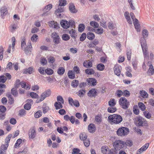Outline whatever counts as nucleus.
Instances as JSON below:
<instances>
[{
  "mask_svg": "<svg viewBox=\"0 0 154 154\" xmlns=\"http://www.w3.org/2000/svg\"><path fill=\"white\" fill-rule=\"evenodd\" d=\"M31 104L30 103H27L24 106V108L27 110H29L31 108Z\"/></svg>",
  "mask_w": 154,
  "mask_h": 154,
  "instance_id": "nucleus-55",
  "label": "nucleus"
},
{
  "mask_svg": "<svg viewBox=\"0 0 154 154\" xmlns=\"http://www.w3.org/2000/svg\"><path fill=\"white\" fill-rule=\"evenodd\" d=\"M13 64L12 62H9L7 65V69L10 70H12L13 69Z\"/></svg>",
  "mask_w": 154,
  "mask_h": 154,
  "instance_id": "nucleus-64",
  "label": "nucleus"
},
{
  "mask_svg": "<svg viewBox=\"0 0 154 154\" xmlns=\"http://www.w3.org/2000/svg\"><path fill=\"white\" fill-rule=\"evenodd\" d=\"M88 130L91 133L94 132L96 130L95 125L92 123L90 124L88 126Z\"/></svg>",
  "mask_w": 154,
  "mask_h": 154,
  "instance_id": "nucleus-13",
  "label": "nucleus"
},
{
  "mask_svg": "<svg viewBox=\"0 0 154 154\" xmlns=\"http://www.w3.org/2000/svg\"><path fill=\"white\" fill-rule=\"evenodd\" d=\"M62 38L63 40L67 41L70 39V36L66 34H64L62 36Z\"/></svg>",
  "mask_w": 154,
  "mask_h": 154,
  "instance_id": "nucleus-42",
  "label": "nucleus"
},
{
  "mask_svg": "<svg viewBox=\"0 0 154 154\" xmlns=\"http://www.w3.org/2000/svg\"><path fill=\"white\" fill-rule=\"evenodd\" d=\"M145 120L144 119L140 117H138L137 118L136 124L137 125L139 126H143V123H144Z\"/></svg>",
  "mask_w": 154,
  "mask_h": 154,
  "instance_id": "nucleus-11",
  "label": "nucleus"
},
{
  "mask_svg": "<svg viewBox=\"0 0 154 154\" xmlns=\"http://www.w3.org/2000/svg\"><path fill=\"white\" fill-rule=\"evenodd\" d=\"M9 144H5L2 145L1 146L0 150H2V151H5L6 150Z\"/></svg>",
  "mask_w": 154,
  "mask_h": 154,
  "instance_id": "nucleus-58",
  "label": "nucleus"
},
{
  "mask_svg": "<svg viewBox=\"0 0 154 154\" xmlns=\"http://www.w3.org/2000/svg\"><path fill=\"white\" fill-rule=\"evenodd\" d=\"M12 136L11 134H9L5 139V142L6 144H8Z\"/></svg>",
  "mask_w": 154,
  "mask_h": 154,
  "instance_id": "nucleus-41",
  "label": "nucleus"
},
{
  "mask_svg": "<svg viewBox=\"0 0 154 154\" xmlns=\"http://www.w3.org/2000/svg\"><path fill=\"white\" fill-rule=\"evenodd\" d=\"M129 131V129L127 128L122 127L119 128L117 131V134L120 136H124L127 135Z\"/></svg>",
  "mask_w": 154,
  "mask_h": 154,
  "instance_id": "nucleus-4",
  "label": "nucleus"
},
{
  "mask_svg": "<svg viewBox=\"0 0 154 154\" xmlns=\"http://www.w3.org/2000/svg\"><path fill=\"white\" fill-rule=\"evenodd\" d=\"M85 92L86 91L85 89L80 90L77 92V94L80 97H82L84 95Z\"/></svg>",
  "mask_w": 154,
  "mask_h": 154,
  "instance_id": "nucleus-36",
  "label": "nucleus"
},
{
  "mask_svg": "<svg viewBox=\"0 0 154 154\" xmlns=\"http://www.w3.org/2000/svg\"><path fill=\"white\" fill-rule=\"evenodd\" d=\"M108 104L109 106L111 107L115 106L116 104V102L115 101V100L114 99H111L109 101Z\"/></svg>",
  "mask_w": 154,
  "mask_h": 154,
  "instance_id": "nucleus-39",
  "label": "nucleus"
},
{
  "mask_svg": "<svg viewBox=\"0 0 154 154\" xmlns=\"http://www.w3.org/2000/svg\"><path fill=\"white\" fill-rule=\"evenodd\" d=\"M60 23L61 26L64 29H67L69 27V23L67 21L62 20Z\"/></svg>",
  "mask_w": 154,
  "mask_h": 154,
  "instance_id": "nucleus-14",
  "label": "nucleus"
},
{
  "mask_svg": "<svg viewBox=\"0 0 154 154\" xmlns=\"http://www.w3.org/2000/svg\"><path fill=\"white\" fill-rule=\"evenodd\" d=\"M20 80L19 79L16 80L14 85V88H18L20 85Z\"/></svg>",
  "mask_w": 154,
  "mask_h": 154,
  "instance_id": "nucleus-59",
  "label": "nucleus"
},
{
  "mask_svg": "<svg viewBox=\"0 0 154 154\" xmlns=\"http://www.w3.org/2000/svg\"><path fill=\"white\" fill-rule=\"evenodd\" d=\"M140 94L141 97L143 98H147L148 97V95L145 91L143 90L140 91Z\"/></svg>",
  "mask_w": 154,
  "mask_h": 154,
  "instance_id": "nucleus-27",
  "label": "nucleus"
},
{
  "mask_svg": "<svg viewBox=\"0 0 154 154\" xmlns=\"http://www.w3.org/2000/svg\"><path fill=\"white\" fill-rule=\"evenodd\" d=\"M97 91L95 89H92L90 90L88 93V95L89 97H95L97 95Z\"/></svg>",
  "mask_w": 154,
  "mask_h": 154,
  "instance_id": "nucleus-15",
  "label": "nucleus"
},
{
  "mask_svg": "<svg viewBox=\"0 0 154 154\" xmlns=\"http://www.w3.org/2000/svg\"><path fill=\"white\" fill-rule=\"evenodd\" d=\"M65 72V69L64 68L60 67L59 68L57 71V73L60 75H63Z\"/></svg>",
  "mask_w": 154,
  "mask_h": 154,
  "instance_id": "nucleus-28",
  "label": "nucleus"
},
{
  "mask_svg": "<svg viewBox=\"0 0 154 154\" xmlns=\"http://www.w3.org/2000/svg\"><path fill=\"white\" fill-rule=\"evenodd\" d=\"M121 69V67L120 66L115 65L114 67L115 74L119 76L121 73L120 69Z\"/></svg>",
  "mask_w": 154,
  "mask_h": 154,
  "instance_id": "nucleus-8",
  "label": "nucleus"
},
{
  "mask_svg": "<svg viewBox=\"0 0 154 154\" xmlns=\"http://www.w3.org/2000/svg\"><path fill=\"white\" fill-rule=\"evenodd\" d=\"M7 78L4 75L0 76V82L5 83L7 80Z\"/></svg>",
  "mask_w": 154,
  "mask_h": 154,
  "instance_id": "nucleus-51",
  "label": "nucleus"
},
{
  "mask_svg": "<svg viewBox=\"0 0 154 154\" xmlns=\"http://www.w3.org/2000/svg\"><path fill=\"white\" fill-rule=\"evenodd\" d=\"M141 47L142 49L144 57H146L148 55L147 46H143Z\"/></svg>",
  "mask_w": 154,
  "mask_h": 154,
  "instance_id": "nucleus-29",
  "label": "nucleus"
},
{
  "mask_svg": "<svg viewBox=\"0 0 154 154\" xmlns=\"http://www.w3.org/2000/svg\"><path fill=\"white\" fill-rule=\"evenodd\" d=\"M87 36L88 39L90 40H92L94 38L95 35L93 33L89 32L87 33Z\"/></svg>",
  "mask_w": 154,
  "mask_h": 154,
  "instance_id": "nucleus-32",
  "label": "nucleus"
},
{
  "mask_svg": "<svg viewBox=\"0 0 154 154\" xmlns=\"http://www.w3.org/2000/svg\"><path fill=\"white\" fill-rule=\"evenodd\" d=\"M148 33L147 30L144 29L142 32L143 38H146L148 35Z\"/></svg>",
  "mask_w": 154,
  "mask_h": 154,
  "instance_id": "nucleus-57",
  "label": "nucleus"
},
{
  "mask_svg": "<svg viewBox=\"0 0 154 154\" xmlns=\"http://www.w3.org/2000/svg\"><path fill=\"white\" fill-rule=\"evenodd\" d=\"M149 146L148 143H146L140 149H139L137 152L136 154H140L143 151H145L148 148Z\"/></svg>",
  "mask_w": 154,
  "mask_h": 154,
  "instance_id": "nucleus-10",
  "label": "nucleus"
},
{
  "mask_svg": "<svg viewBox=\"0 0 154 154\" xmlns=\"http://www.w3.org/2000/svg\"><path fill=\"white\" fill-rule=\"evenodd\" d=\"M17 27V25L16 24H11L9 26L10 31L11 32H13L15 30Z\"/></svg>",
  "mask_w": 154,
  "mask_h": 154,
  "instance_id": "nucleus-30",
  "label": "nucleus"
},
{
  "mask_svg": "<svg viewBox=\"0 0 154 154\" xmlns=\"http://www.w3.org/2000/svg\"><path fill=\"white\" fill-rule=\"evenodd\" d=\"M0 11L1 16L3 17L7 14L8 11L7 8L5 7H2L1 8Z\"/></svg>",
  "mask_w": 154,
  "mask_h": 154,
  "instance_id": "nucleus-21",
  "label": "nucleus"
},
{
  "mask_svg": "<svg viewBox=\"0 0 154 154\" xmlns=\"http://www.w3.org/2000/svg\"><path fill=\"white\" fill-rule=\"evenodd\" d=\"M119 102V104L120 105L123 109H125L128 107L129 102L125 97H122L120 98Z\"/></svg>",
  "mask_w": 154,
  "mask_h": 154,
  "instance_id": "nucleus-3",
  "label": "nucleus"
},
{
  "mask_svg": "<svg viewBox=\"0 0 154 154\" xmlns=\"http://www.w3.org/2000/svg\"><path fill=\"white\" fill-rule=\"evenodd\" d=\"M34 72L33 68L31 66L27 69H24L23 73L24 74L28 73L29 74H31Z\"/></svg>",
  "mask_w": 154,
  "mask_h": 154,
  "instance_id": "nucleus-17",
  "label": "nucleus"
},
{
  "mask_svg": "<svg viewBox=\"0 0 154 154\" xmlns=\"http://www.w3.org/2000/svg\"><path fill=\"white\" fill-rule=\"evenodd\" d=\"M69 33L71 36L73 38H75L77 37L76 33L75 30L73 29H72L69 30Z\"/></svg>",
  "mask_w": 154,
  "mask_h": 154,
  "instance_id": "nucleus-18",
  "label": "nucleus"
},
{
  "mask_svg": "<svg viewBox=\"0 0 154 154\" xmlns=\"http://www.w3.org/2000/svg\"><path fill=\"white\" fill-rule=\"evenodd\" d=\"M154 69L152 65L151 64L149 66V68L147 71V73L151 75H152L154 74Z\"/></svg>",
  "mask_w": 154,
  "mask_h": 154,
  "instance_id": "nucleus-31",
  "label": "nucleus"
},
{
  "mask_svg": "<svg viewBox=\"0 0 154 154\" xmlns=\"http://www.w3.org/2000/svg\"><path fill=\"white\" fill-rule=\"evenodd\" d=\"M69 8L71 12L75 13L77 12L75 6L73 4L71 3L70 4Z\"/></svg>",
  "mask_w": 154,
  "mask_h": 154,
  "instance_id": "nucleus-20",
  "label": "nucleus"
},
{
  "mask_svg": "<svg viewBox=\"0 0 154 154\" xmlns=\"http://www.w3.org/2000/svg\"><path fill=\"white\" fill-rule=\"evenodd\" d=\"M116 108L109 107L107 109V111L108 112L110 113H113L116 112Z\"/></svg>",
  "mask_w": 154,
  "mask_h": 154,
  "instance_id": "nucleus-52",
  "label": "nucleus"
},
{
  "mask_svg": "<svg viewBox=\"0 0 154 154\" xmlns=\"http://www.w3.org/2000/svg\"><path fill=\"white\" fill-rule=\"evenodd\" d=\"M30 96L32 98H38V95L35 93L33 92H31L30 93Z\"/></svg>",
  "mask_w": 154,
  "mask_h": 154,
  "instance_id": "nucleus-53",
  "label": "nucleus"
},
{
  "mask_svg": "<svg viewBox=\"0 0 154 154\" xmlns=\"http://www.w3.org/2000/svg\"><path fill=\"white\" fill-rule=\"evenodd\" d=\"M87 85H89L91 84V85L94 86L97 84V80L94 78H90L87 79Z\"/></svg>",
  "mask_w": 154,
  "mask_h": 154,
  "instance_id": "nucleus-9",
  "label": "nucleus"
},
{
  "mask_svg": "<svg viewBox=\"0 0 154 154\" xmlns=\"http://www.w3.org/2000/svg\"><path fill=\"white\" fill-rule=\"evenodd\" d=\"M124 16L128 22L130 24H132V21L130 18L128 12H126L124 13Z\"/></svg>",
  "mask_w": 154,
  "mask_h": 154,
  "instance_id": "nucleus-19",
  "label": "nucleus"
},
{
  "mask_svg": "<svg viewBox=\"0 0 154 154\" xmlns=\"http://www.w3.org/2000/svg\"><path fill=\"white\" fill-rule=\"evenodd\" d=\"M138 106L139 108L142 111L146 109L145 105L142 103H138Z\"/></svg>",
  "mask_w": 154,
  "mask_h": 154,
  "instance_id": "nucleus-43",
  "label": "nucleus"
},
{
  "mask_svg": "<svg viewBox=\"0 0 154 154\" xmlns=\"http://www.w3.org/2000/svg\"><path fill=\"white\" fill-rule=\"evenodd\" d=\"M118 150H116L115 148L109 150V154H117Z\"/></svg>",
  "mask_w": 154,
  "mask_h": 154,
  "instance_id": "nucleus-50",
  "label": "nucleus"
},
{
  "mask_svg": "<svg viewBox=\"0 0 154 154\" xmlns=\"http://www.w3.org/2000/svg\"><path fill=\"white\" fill-rule=\"evenodd\" d=\"M48 60L49 63H53L55 61V58L53 57H50L48 59Z\"/></svg>",
  "mask_w": 154,
  "mask_h": 154,
  "instance_id": "nucleus-60",
  "label": "nucleus"
},
{
  "mask_svg": "<svg viewBox=\"0 0 154 154\" xmlns=\"http://www.w3.org/2000/svg\"><path fill=\"white\" fill-rule=\"evenodd\" d=\"M79 84V81L77 80H73L71 83V85L73 88H76L77 87Z\"/></svg>",
  "mask_w": 154,
  "mask_h": 154,
  "instance_id": "nucleus-23",
  "label": "nucleus"
},
{
  "mask_svg": "<svg viewBox=\"0 0 154 154\" xmlns=\"http://www.w3.org/2000/svg\"><path fill=\"white\" fill-rule=\"evenodd\" d=\"M105 68L104 65L101 63L98 64L97 66V69L99 70L102 71Z\"/></svg>",
  "mask_w": 154,
  "mask_h": 154,
  "instance_id": "nucleus-38",
  "label": "nucleus"
},
{
  "mask_svg": "<svg viewBox=\"0 0 154 154\" xmlns=\"http://www.w3.org/2000/svg\"><path fill=\"white\" fill-rule=\"evenodd\" d=\"M45 72L46 73H47L48 75H52L54 71L53 70L50 68H48L46 69L45 70Z\"/></svg>",
  "mask_w": 154,
  "mask_h": 154,
  "instance_id": "nucleus-47",
  "label": "nucleus"
},
{
  "mask_svg": "<svg viewBox=\"0 0 154 154\" xmlns=\"http://www.w3.org/2000/svg\"><path fill=\"white\" fill-rule=\"evenodd\" d=\"M52 7V5L51 4H49L45 7L43 11L44 12H48L51 9Z\"/></svg>",
  "mask_w": 154,
  "mask_h": 154,
  "instance_id": "nucleus-26",
  "label": "nucleus"
},
{
  "mask_svg": "<svg viewBox=\"0 0 154 154\" xmlns=\"http://www.w3.org/2000/svg\"><path fill=\"white\" fill-rule=\"evenodd\" d=\"M68 75L69 78L72 79L75 78V74H73L72 71H69L68 73Z\"/></svg>",
  "mask_w": 154,
  "mask_h": 154,
  "instance_id": "nucleus-37",
  "label": "nucleus"
},
{
  "mask_svg": "<svg viewBox=\"0 0 154 154\" xmlns=\"http://www.w3.org/2000/svg\"><path fill=\"white\" fill-rule=\"evenodd\" d=\"M62 103L60 102H55L54 104V106L56 108V109L57 110L62 108L63 106Z\"/></svg>",
  "mask_w": 154,
  "mask_h": 154,
  "instance_id": "nucleus-22",
  "label": "nucleus"
},
{
  "mask_svg": "<svg viewBox=\"0 0 154 154\" xmlns=\"http://www.w3.org/2000/svg\"><path fill=\"white\" fill-rule=\"evenodd\" d=\"M117 96L119 97H120L123 94V91L121 90H118L116 92Z\"/></svg>",
  "mask_w": 154,
  "mask_h": 154,
  "instance_id": "nucleus-63",
  "label": "nucleus"
},
{
  "mask_svg": "<svg viewBox=\"0 0 154 154\" xmlns=\"http://www.w3.org/2000/svg\"><path fill=\"white\" fill-rule=\"evenodd\" d=\"M29 44L28 46L25 48L24 47V51L25 53L28 55L29 54V51H30V49L31 48H32V45L31 43H29Z\"/></svg>",
  "mask_w": 154,
  "mask_h": 154,
  "instance_id": "nucleus-24",
  "label": "nucleus"
},
{
  "mask_svg": "<svg viewBox=\"0 0 154 154\" xmlns=\"http://www.w3.org/2000/svg\"><path fill=\"white\" fill-rule=\"evenodd\" d=\"M38 36L37 35L33 34L31 38V40L33 42H36L37 39H38Z\"/></svg>",
  "mask_w": 154,
  "mask_h": 154,
  "instance_id": "nucleus-45",
  "label": "nucleus"
},
{
  "mask_svg": "<svg viewBox=\"0 0 154 154\" xmlns=\"http://www.w3.org/2000/svg\"><path fill=\"white\" fill-rule=\"evenodd\" d=\"M125 143L122 140H116L113 143V147L116 150L119 151L124 147Z\"/></svg>",
  "mask_w": 154,
  "mask_h": 154,
  "instance_id": "nucleus-2",
  "label": "nucleus"
},
{
  "mask_svg": "<svg viewBox=\"0 0 154 154\" xmlns=\"http://www.w3.org/2000/svg\"><path fill=\"white\" fill-rule=\"evenodd\" d=\"M49 26L50 27H51L57 29L59 28V24L57 22H55L54 21H51L49 23Z\"/></svg>",
  "mask_w": 154,
  "mask_h": 154,
  "instance_id": "nucleus-12",
  "label": "nucleus"
},
{
  "mask_svg": "<svg viewBox=\"0 0 154 154\" xmlns=\"http://www.w3.org/2000/svg\"><path fill=\"white\" fill-rule=\"evenodd\" d=\"M28 134L29 138L30 139H33L35 137L36 134L34 127H32L30 128Z\"/></svg>",
  "mask_w": 154,
  "mask_h": 154,
  "instance_id": "nucleus-5",
  "label": "nucleus"
},
{
  "mask_svg": "<svg viewBox=\"0 0 154 154\" xmlns=\"http://www.w3.org/2000/svg\"><path fill=\"white\" fill-rule=\"evenodd\" d=\"M143 114L145 117L147 119H150L151 117V114L148 112H144Z\"/></svg>",
  "mask_w": 154,
  "mask_h": 154,
  "instance_id": "nucleus-62",
  "label": "nucleus"
},
{
  "mask_svg": "<svg viewBox=\"0 0 154 154\" xmlns=\"http://www.w3.org/2000/svg\"><path fill=\"white\" fill-rule=\"evenodd\" d=\"M85 28V26L83 24H80L79 26L78 30L79 32H82Z\"/></svg>",
  "mask_w": 154,
  "mask_h": 154,
  "instance_id": "nucleus-46",
  "label": "nucleus"
},
{
  "mask_svg": "<svg viewBox=\"0 0 154 154\" xmlns=\"http://www.w3.org/2000/svg\"><path fill=\"white\" fill-rule=\"evenodd\" d=\"M108 119L111 124H118L122 122V118L120 115L114 114L109 116L108 117Z\"/></svg>",
  "mask_w": 154,
  "mask_h": 154,
  "instance_id": "nucleus-1",
  "label": "nucleus"
},
{
  "mask_svg": "<svg viewBox=\"0 0 154 154\" xmlns=\"http://www.w3.org/2000/svg\"><path fill=\"white\" fill-rule=\"evenodd\" d=\"M42 115V112L41 111L39 110L35 113L34 116L35 118H39Z\"/></svg>",
  "mask_w": 154,
  "mask_h": 154,
  "instance_id": "nucleus-49",
  "label": "nucleus"
},
{
  "mask_svg": "<svg viewBox=\"0 0 154 154\" xmlns=\"http://www.w3.org/2000/svg\"><path fill=\"white\" fill-rule=\"evenodd\" d=\"M26 114V111L23 109H21L19 111L18 114L20 116H25Z\"/></svg>",
  "mask_w": 154,
  "mask_h": 154,
  "instance_id": "nucleus-48",
  "label": "nucleus"
},
{
  "mask_svg": "<svg viewBox=\"0 0 154 154\" xmlns=\"http://www.w3.org/2000/svg\"><path fill=\"white\" fill-rule=\"evenodd\" d=\"M90 24L91 26L93 27L94 28H98L99 26V23L94 21L90 22Z\"/></svg>",
  "mask_w": 154,
  "mask_h": 154,
  "instance_id": "nucleus-33",
  "label": "nucleus"
},
{
  "mask_svg": "<svg viewBox=\"0 0 154 154\" xmlns=\"http://www.w3.org/2000/svg\"><path fill=\"white\" fill-rule=\"evenodd\" d=\"M133 23L137 31L138 32H140V25L138 22V20L137 19H135L134 21L133 22Z\"/></svg>",
  "mask_w": 154,
  "mask_h": 154,
  "instance_id": "nucleus-16",
  "label": "nucleus"
},
{
  "mask_svg": "<svg viewBox=\"0 0 154 154\" xmlns=\"http://www.w3.org/2000/svg\"><path fill=\"white\" fill-rule=\"evenodd\" d=\"M51 92L50 89H48L42 93L40 96L44 100L46 97H48L51 94Z\"/></svg>",
  "mask_w": 154,
  "mask_h": 154,
  "instance_id": "nucleus-7",
  "label": "nucleus"
},
{
  "mask_svg": "<svg viewBox=\"0 0 154 154\" xmlns=\"http://www.w3.org/2000/svg\"><path fill=\"white\" fill-rule=\"evenodd\" d=\"M11 93L14 97H17L18 95V92L17 88H13L11 90Z\"/></svg>",
  "mask_w": 154,
  "mask_h": 154,
  "instance_id": "nucleus-34",
  "label": "nucleus"
},
{
  "mask_svg": "<svg viewBox=\"0 0 154 154\" xmlns=\"http://www.w3.org/2000/svg\"><path fill=\"white\" fill-rule=\"evenodd\" d=\"M52 37L53 41L56 44H58L60 42V38L58 34L56 32H54L52 34Z\"/></svg>",
  "mask_w": 154,
  "mask_h": 154,
  "instance_id": "nucleus-6",
  "label": "nucleus"
},
{
  "mask_svg": "<svg viewBox=\"0 0 154 154\" xmlns=\"http://www.w3.org/2000/svg\"><path fill=\"white\" fill-rule=\"evenodd\" d=\"M57 100L58 102H60L62 104H63L64 103V100L63 97L60 95H59L57 96Z\"/></svg>",
  "mask_w": 154,
  "mask_h": 154,
  "instance_id": "nucleus-54",
  "label": "nucleus"
},
{
  "mask_svg": "<svg viewBox=\"0 0 154 154\" xmlns=\"http://www.w3.org/2000/svg\"><path fill=\"white\" fill-rule=\"evenodd\" d=\"M94 30L95 33L100 35L102 34L103 32V29L102 27L99 28L97 29H94Z\"/></svg>",
  "mask_w": 154,
  "mask_h": 154,
  "instance_id": "nucleus-35",
  "label": "nucleus"
},
{
  "mask_svg": "<svg viewBox=\"0 0 154 154\" xmlns=\"http://www.w3.org/2000/svg\"><path fill=\"white\" fill-rule=\"evenodd\" d=\"M95 72L94 70L92 68H88L85 70V73L88 75H92Z\"/></svg>",
  "mask_w": 154,
  "mask_h": 154,
  "instance_id": "nucleus-25",
  "label": "nucleus"
},
{
  "mask_svg": "<svg viewBox=\"0 0 154 154\" xmlns=\"http://www.w3.org/2000/svg\"><path fill=\"white\" fill-rule=\"evenodd\" d=\"M41 63L42 65H45L47 63V60L45 58L43 57L41 59Z\"/></svg>",
  "mask_w": 154,
  "mask_h": 154,
  "instance_id": "nucleus-61",
  "label": "nucleus"
},
{
  "mask_svg": "<svg viewBox=\"0 0 154 154\" xmlns=\"http://www.w3.org/2000/svg\"><path fill=\"white\" fill-rule=\"evenodd\" d=\"M145 38H140V44L141 47L147 46Z\"/></svg>",
  "mask_w": 154,
  "mask_h": 154,
  "instance_id": "nucleus-40",
  "label": "nucleus"
},
{
  "mask_svg": "<svg viewBox=\"0 0 154 154\" xmlns=\"http://www.w3.org/2000/svg\"><path fill=\"white\" fill-rule=\"evenodd\" d=\"M87 136L85 133H81L80 135V138L81 140H84L86 139Z\"/></svg>",
  "mask_w": 154,
  "mask_h": 154,
  "instance_id": "nucleus-44",
  "label": "nucleus"
},
{
  "mask_svg": "<svg viewBox=\"0 0 154 154\" xmlns=\"http://www.w3.org/2000/svg\"><path fill=\"white\" fill-rule=\"evenodd\" d=\"M66 2L65 0H59V5L60 6H64L66 5Z\"/></svg>",
  "mask_w": 154,
  "mask_h": 154,
  "instance_id": "nucleus-56",
  "label": "nucleus"
}]
</instances>
